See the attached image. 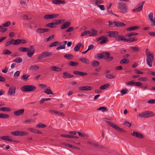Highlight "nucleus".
I'll return each instance as SVG.
<instances>
[{"label": "nucleus", "mask_w": 155, "mask_h": 155, "mask_svg": "<svg viewBox=\"0 0 155 155\" xmlns=\"http://www.w3.org/2000/svg\"><path fill=\"white\" fill-rule=\"evenodd\" d=\"M128 92V90L126 88H125L124 90L123 89L121 91V92L122 94V95H123L124 94H126Z\"/></svg>", "instance_id": "obj_57"}, {"label": "nucleus", "mask_w": 155, "mask_h": 155, "mask_svg": "<svg viewBox=\"0 0 155 155\" xmlns=\"http://www.w3.org/2000/svg\"><path fill=\"white\" fill-rule=\"evenodd\" d=\"M82 44L81 43H78L77 45H76L74 48V50L75 51H78L79 50V49Z\"/></svg>", "instance_id": "obj_46"}, {"label": "nucleus", "mask_w": 155, "mask_h": 155, "mask_svg": "<svg viewBox=\"0 0 155 155\" xmlns=\"http://www.w3.org/2000/svg\"><path fill=\"white\" fill-rule=\"evenodd\" d=\"M61 43L58 41H55L53 43H52L49 45V47H52L54 46H58L59 44H60Z\"/></svg>", "instance_id": "obj_34"}, {"label": "nucleus", "mask_w": 155, "mask_h": 155, "mask_svg": "<svg viewBox=\"0 0 155 155\" xmlns=\"http://www.w3.org/2000/svg\"><path fill=\"white\" fill-rule=\"evenodd\" d=\"M71 25V23L69 22H66L61 25V28L63 29L68 28Z\"/></svg>", "instance_id": "obj_16"}, {"label": "nucleus", "mask_w": 155, "mask_h": 155, "mask_svg": "<svg viewBox=\"0 0 155 155\" xmlns=\"http://www.w3.org/2000/svg\"><path fill=\"white\" fill-rule=\"evenodd\" d=\"M21 43V39H18L14 40L12 42V45H17Z\"/></svg>", "instance_id": "obj_43"}, {"label": "nucleus", "mask_w": 155, "mask_h": 155, "mask_svg": "<svg viewBox=\"0 0 155 155\" xmlns=\"http://www.w3.org/2000/svg\"><path fill=\"white\" fill-rule=\"evenodd\" d=\"M145 3L144 1H142L138 4L137 5L138 7L135 8L133 9L132 11L133 12H139L142 10L143 5Z\"/></svg>", "instance_id": "obj_8"}, {"label": "nucleus", "mask_w": 155, "mask_h": 155, "mask_svg": "<svg viewBox=\"0 0 155 155\" xmlns=\"http://www.w3.org/2000/svg\"><path fill=\"white\" fill-rule=\"evenodd\" d=\"M139 27L138 26H135L127 28L126 30L127 31H131L137 30L139 29Z\"/></svg>", "instance_id": "obj_29"}, {"label": "nucleus", "mask_w": 155, "mask_h": 155, "mask_svg": "<svg viewBox=\"0 0 155 155\" xmlns=\"http://www.w3.org/2000/svg\"><path fill=\"white\" fill-rule=\"evenodd\" d=\"M44 92L48 94H53V93L51 91L50 89H46L44 91Z\"/></svg>", "instance_id": "obj_50"}, {"label": "nucleus", "mask_w": 155, "mask_h": 155, "mask_svg": "<svg viewBox=\"0 0 155 155\" xmlns=\"http://www.w3.org/2000/svg\"><path fill=\"white\" fill-rule=\"evenodd\" d=\"M28 130L35 134H37V130L34 129L32 128H28Z\"/></svg>", "instance_id": "obj_59"}, {"label": "nucleus", "mask_w": 155, "mask_h": 155, "mask_svg": "<svg viewBox=\"0 0 155 155\" xmlns=\"http://www.w3.org/2000/svg\"><path fill=\"white\" fill-rule=\"evenodd\" d=\"M51 70L52 71L59 72L61 71L62 70V69L57 66H53L50 67Z\"/></svg>", "instance_id": "obj_20"}, {"label": "nucleus", "mask_w": 155, "mask_h": 155, "mask_svg": "<svg viewBox=\"0 0 155 155\" xmlns=\"http://www.w3.org/2000/svg\"><path fill=\"white\" fill-rule=\"evenodd\" d=\"M9 117V116L8 114L4 113L0 114V118L4 119L8 118Z\"/></svg>", "instance_id": "obj_36"}, {"label": "nucleus", "mask_w": 155, "mask_h": 155, "mask_svg": "<svg viewBox=\"0 0 155 155\" xmlns=\"http://www.w3.org/2000/svg\"><path fill=\"white\" fill-rule=\"evenodd\" d=\"M124 125H126L128 127H130L131 125V124L130 123L127 121H125L124 122Z\"/></svg>", "instance_id": "obj_62"}, {"label": "nucleus", "mask_w": 155, "mask_h": 155, "mask_svg": "<svg viewBox=\"0 0 155 155\" xmlns=\"http://www.w3.org/2000/svg\"><path fill=\"white\" fill-rule=\"evenodd\" d=\"M28 51L27 53V55L29 57H31L34 54L35 49L33 45H30Z\"/></svg>", "instance_id": "obj_9"}, {"label": "nucleus", "mask_w": 155, "mask_h": 155, "mask_svg": "<svg viewBox=\"0 0 155 155\" xmlns=\"http://www.w3.org/2000/svg\"><path fill=\"white\" fill-rule=\"evenodd\" d=\"M150 22L151 25L153 26L155 25V18H154L153 19H150Z\"/></svg>", "instance_id": "obj_63"}, {"label": "nucleus", "mask_w": 155, "mask_h": 155, "mask_svg": "<svg viewBox=\"0 0 155 155\" xmlns=\"http://www.w3.org/2000/svg\"><path fill=\"white\" fill-rule=\"evenodd\" d=\"M46 26L47 27L52 28H54L55 27V25L54 22L48 23L46 25Z\"/></svg>", "instance_id": "obj_35"}, {"label": "nucleus", "mask_w": 155, "mask_h": 155, "mask_svg": "<svg viewBox=\"0 0 155 155\" xmlns=\"http://www.w3.org/2000/svg\"><path fill=\"white\" fill-rule=\"evenodd\" d=\"M24 110L23 109H20L14 112V114L15 116H18L22 115L24 112Z\"/></svg>", "instance_id": "obj_13"}, {"label": "nucleus", "mask_w": 155, "mask_h": 155, "mask_svg": "<svg viewBox=\"0 0 155 155\" xmlns=\"http://www.w3.org/2000/svg\"><path fill=\"white\" fill-rule=\"evenodd\" d=\"M19 50L21 52H27L28 51L29 49L28 48H24V47H21L19 49Z\"/></svg>", "instance_id": "obj_45"}, {"label": "nucleus", "mask_w": 155, "mask_h": 155, "mask_svg": "<svg viewBox=\"0 0 155 155\" xmlns=\"http://www.w3.org/2000/svg\"><path fill=\"white\" fill-rule=\"evenodd\" d=\"M73 73L76 75L81 76H84L87 74V73L79 71H73Z\"/></svg>", "instance_id": "obj_17"}, {"label": "nucleus", "mask_w": 155, "mask_h": 155, "mask_svg": "<svg viewBox=\"0 0 155 155\" xmlns=\"http://www.w3.org/2000/svg\"><path fill=\"white\" fill-rule=\"evenodd\" d=\"M105 121L106 122L107 124H108L110 126H111L113 128L115 129L117 131L120 132H124V130L123 129L120 128L119 127L116 125L115 124L111 123L110 122L106 120H107V118L104 119Z\"/></svg>", "instance_id": "obj_5"}, {"label": "nucleus", "mask_w": 155, "mask_h": 155, "mask_svg": "<svg viewBox=\"0 0 155 155\" xmlns=\"http://www.w3.org/2000/svg\"><path fill=\"white\" fill-rule=\"evenodd\" d=\"M114 25L117 27H122L126 25L124 22L114 21Z\"/></svg>", "instance_id": "obj_19"}, {"label": "nucleus", "mask_w": 155, "mask_h": 155, "mask_svg": "<svg viewBox=\"0 0 155 155\" xmlns=\"http://www.w3.org/2000/svg\"><path fill=\"white\" fill-rule=\"evenodd\" d=\"M130 48L134 52L140 50V48L138 47H136L130 46Z\"/></svg>", "instance_id": "obj_42"}, {"label": "nucleus", "mask_w": 155, "mask_h": 155, "mask_svg": "<svg viewBox=\"0 0 155 155\" xmlns=\"http://www.w3.org/2000/svg\"><path fill=\"white\" fill-rule=\"evenodd\" d=\"M64 57L67 59L71 60L73 58L74 56L72 54H65Z\"/></svg>", "instance_id": "obj_28"}, {"label": "nucleus", "mask_w": 155, "mask_h": 155, "mask_svg": "<svg viewBox=\"0 0 155 155\" xmlns=\"http://www.w3.org/2000/svg\"><path fill=\"white\" fill-rule=\"evenodd\" d=\"M14 41V39L13 38L11 39L9 41H8L6 42L5 44V46H8L10 45L11 44H12V42Z\"/></svg>", "instance_id": "obj_40"}, {"label": "nucleus", "mask_w": 155, "mask_h": 155, "mask_svg": "<svg viewBox=\"0 0 155 155\" xmlns=\"http://www.w3.org/2000/svg\"><path fill=\"white\" fill-rule=\"evenodd\" d=\"M154 113L151 111H145L140 113L138 116L140 118H147L155 115Z\"/></svg>", "instance_id": "obj_2"}, {"label": "nucleus", "mask_w": 155, "mask_h": 155, "mask_svg": "<svg viewBox=\"0 0 155 155\" xmlns=\"http://www.w3.org/2000/svg\"><path fill=\"white\" fill-rule=\"evenodd\" d=\"M68 64L70 66H75L78 65V62L71 61Z\"/></svg>", "instance_id": "obj_44"}, {"label": "nucleus", "mask_w": 155, "mask_h": 155, "mask_svg": "<svg viewBox=\"0 0 155 155\" xmlns=\"http://www.w3.org/2000/svg\"><path fill=\"white\" fill-rule=\"evenodd\" d=\"M30 75L28 74H24L21 78V79L24 81H26L28 78L29 77Z\"/></svg>", "instance_id": "obj_31"}, {"label": "nucleus", "mask_w": 155, "mask_h": 155, "mask_svg": "<svg viewBox=\"0 0 155 155\" xmlns=\"http://www.w3.org/2000/svg\"><path fill=\"white\" fill-rule=\"evenodd\" d=\"M0 110L4 112H9L11 111V109L9 107H0Z\"/></svg>", "instance_id": "obj_27"}, {"label": "nucleus", "mask_w": 155, "mask_h": 155, "mask_svg": "<svg viewBox=\"0 0 155 155\" xmlns=\"http://www.w3.org/2000/svg\"><path fill=\"white\" fill-rule=\"evenodd\" d=\"M39 68V66H37V65H36L35 64H34V65H33L30 66L28 68V69L29 70H37V69H38Z\"/></svg>", "instance_id": "obj_32"}, {"label": "nucleus", "mask_w": 155, "mask_h": 155, "mask_svg": "<svg viewBox=\"0 0 155 155\" xmlns=\"http://www.w3.org/2000/svg\"><path fill=\"white\" fill-rule=\"evenodd\" d=\"M36 87L33 85H25L23 86L21 88L23 92L31 91L35 90Z\"/></svg>", "instance_id": "obj_3"}, {"label": "nucleus", "mask_w": 155, "mask_h": 155, "mask_svg": "<svg viewBox=\"0 0 155 155\" xmlns=\"http://www.w3.org/2000/svg\"><path fill=\"white\" fill-rule=\"evenodd\" d=\"M65 49V46L64 45H60L56 48V50H58L60 49Z\"/></svg>", "instance_id": "obj_56"}, {"label": "nucleus", "mask_w": 155, "mask_h": 155, "mask_svg": "<svg viewBox=\"0 0 155 155\" xmlns=\"http://www.w3.org/2000/svg\"><path fill=\"white\" fill-rule=\"evenodd\" d=\"M92 66L94 67H97L99 65L100 63L96 61H94L91 62Z\"/></svg>", "instance_id": "obj_33"}, {"label": "nucleus", "mask_w": 155, "mask_h": 155, "mask_svg": "<svg viewBox=\"0 0 155 155\" xmlns=\"http://www.w3.org/2000/svg\"><path fill=\"white\" fill-rule=\"evenodd\" d=\"M88 143L90 144L91 145L94 146L95 147L101 148L102 146L99 145L97 143H94L92 142H89Z\"/></svg>", "instance_id": "obj_30"}, {"label": "nucleus", "mask_w": 155, "mask_h": 155, "mask_svg": "<svg viewBox=\"0 0 155 155\" xmlns=\"http://www.w3.org/2000/svg\"><path fill=\"white\" fill-rule=\"evenodd\" d=\"M16 91V87H10L8 94V95L13 96L15 95Z\"/></svg>", "instance_id": "obj_11"}, {"label": "nucleus", "mask_w": 155, "mask_h": 155, "mask_svg": "<svg viewBox=\"0 0 155 155\" xmlns=\"http://www.w3.org/2000/svg\"><path fill=\"white\" fill-rule=\"evenodd\" d=\"M59 15V14H47L44 16V18L46 20L52 19L57 18Z\"/></svg>", "instance_id": "obj_10"}, {"label": "nucleus", "mask_w": 155, "mask_h": 155, "mask_svg": "<svg viewBox=\"0 0 155 155\" xmlns=\"http://www.w3.org/2000/svg\"><path fill=\"white\" fill-rule=\"evenodd\" d=\"M11 134L15 136H21L27 135L28 133L25 131H16L11 132Z\"/></svg>", "instance_id": "obj_6"}, {"label": "nucleus", "mask_w": 155, "mask_h": 155, "mask_svg": "<svg viewBox=\"0 0 155 155\" xmlns=\"http://www.w3.org/2000/svg\"><path fill=\"white\" fill-rule=\"evenodd\" d=\"M49 31V29L39 28L36 30V32L38 33L41 34L45 32H47Z\"/></svg>", "instance_id": "obj_14"}, {"label": "nucleus", "mask_w": 155, "mask_h": 155, "mask_svg": "<svg viewBox=\"0 0 155 155\" xmlns=\"http://www.w3.org/2000/svg\"><path fill=\"white\" fill-rule=\"evenodd\" d=\"M79 60L83 63H86L87 64H89L90 63V61L86 58H79Z\"/></svg>", "instance_id": "obj_24"}, {"label": "nucleus", "mask_w": 155, "mask_h": 155, "mask_svg": "<svg viewBox=\"0 0 155 155\" xmlns=\"http://www.w3.org/2000/svg\"><path fill=\"white\" fill-rule=\"evenodd\" d=\"M97 58L99 59H102L103 58V52L101 53L97 54Z\"/></svg>", "instance_id": "obj_58"}, {"label": "nucleus", "mask_w": 155, "mask_h": 155, "mask_svg": "<svg viewBox=\"0 0 155 155\" xmlns=\"http://www.w3.org/2000/svg\"><path fill=\"white\" fill-rule=\"evenodd\" d=\"M135 82H134L133 81H129L128 82H127L126 83V84L127 85H135Z\"/></svg>", "instance_id": "obj_54"}, {"label": "nucleus", "mask_w": 155, "mask_h": 155, "mask_svg": "<svg viewBox=\"0 0 155 155\" xmlns=\"http://www.w3.org/2000/svg\"><path fill=\"white\" fill-rule=\"evenodd\" d=\"M52 55V54L51 52L44 51L39 55L38 60H40L43 58H48L51 56Z\"/></svg>", "instance_id": "obj_4"}, {"label": "nucleus", "mask_w": 155, "mask_h": 155, "mask_svg": "<svg viewBox=\"0 0 155 155\" xmlns=\"http://www.w3.org/2000/svg\"><path fill=\"white\" fill-rule=\"evenodd\" d=\"M147 63L149 67H152V62L154 60V57H151L149 58H147Z\"/></svg>", "instance_id": "obj_12"}, {"label": "nucleus", "mask_w": 155, "mask_h": 155, "mask_svg": "<svg viewBox=\"0 0 155 155\" xmlns=\"http://www.w3.org/2000/svg\"><path fill=\"white\" fill-rule=\"evenodd\" d=\"M63 74L65 76L63 77L64 78H71L74 77V75H71L67 71H65L63 73Z\"/></svg>", "instance_id": "obj_25"}, {"label": "nucleus", "mask_w": 155, "mask_h": 155, "mask_svg": "<svg viewBox=\"0 0 155 155\" xmlns=\"http://www.w3.org/2000/svg\"><path fill=\"white\" fill-rule=\"evenodd\" d=\"M108 41L107 38L106 37L104 36V38L100 42V44H102L104 43H106Z\"/></svg>", "instance_id": "obj_39"}, {"label": "nucleus", "mask_w": 155, "mask_h": 155, "mask_svg": "<svg viewBox=\"0 0 155 155\" xmlns=\"http://www.w3.org/2000/svg\"><path fill=\"white\" fill-rule=\"evenodd\" d=\"M97 110H101L102 112H104V111H107V108L105 106L101 107L97 109Z\"/></svg>", "instance_id": "obj_49"}, {"label": "nucleus", "mask_w": 155, "mask_h": 155, "mask_svg": "<svg viewBox=\"0 0 155 155\" xmlns=\"http://www.w3.org/2000/svg\"><path fill=\"white\" fill-rule=\"evenodd\" d=\"M46 127V125L43 124H38L36 125V127H37L44 128Z\"/></svg>", "instance_id": "obj_55"}, {"label": "nucleus", "mask_w": 155, "mask_h": 155, "mask_svg": "<svg viewBox=\"0 0 155 155\" xmlns=\"http://www.w3.org/2000/svg\"><path fill=\"white\" fill-rule=\"evenodd\" d=\"M117 7L120 11V12L123 14H126L127 12V8L126 4L123 2H119L117 4Z\"/></svg>", "instance_id": "obj_1"}, {"label": "nucleus", "mask_w": 155, "mask_h": 155, "mask_svg": "<svg viewBox=\"0 0 155 155\" xmlns=\"http://www.w3.org/2000/svg\"><path fill=\"white\" fill-rule=\"evenodd\" d=\"M148 80V78L147 77H141L138 79V80L140 81H146Z\"/></svg>", "instance_id": "obj_52"}, {"label": "nucleus", "mask_w": 155, "mask_h": 155, "mask_svg": "<svg viewBox=\"0 0 155 155\" xmlns=\"http://www.w3.org/2000/svg\"><path fill=\"white\" fill-rule=\"evenodd\" d=\"M3 54H10L12 53L10 51L6 49L3 51Z\"/></svg>", "instance_id": "obj_53"}, {"label": "nucleus", "mask_w": 155, "mask_h": 155, "mask_svg": "<svg viewBox=\"0 0 155 155\" xmlns=\"http://www.w3.org/2000/svg\"><path fill=\"white\" fill-rule=\"evenodd\" d=\"M91 33L90 31H83L81 34V36L83 37V36L86 35L88 34H90Z\"/></svg>", "instance_id": "obj_48"}, {"label": "nucleus", "mask_w": 155, "mask_h": 155, "mask_svg": "<svg viewBox=\"0 0 155 155\" xmlns=\"http://www.w3.org/2000/svg\"><path fill=\"white\" fill-rule=\"evenodd\" d=\"M137 40V38L136 37H131L127 38L126 42L130 43L133 42H135Z\"/></svg>", "instance_id": "obj_23"}, {"label": "nucleus", "mask_w": 155, "mask_h": 155, "mask_svg": "<svg viewBox=\"0 0 155 155\" xmlns=\"http://www.w3.org/2000/svg\"><path fill=\"white\" fill-rule=\"evenodd\" d=\"M22 61L23 60L22 58L18 57L13 61V62H15L18 63H20L22 62Z\"/></svg>", "instance_id": "obj_38"}, {"label": "nucleus", "mask_w": 155, "mask_h": 155, "mask_svg": "<svg viewBox=\"0 0 155 155\" xmlns=\"http://www.w3.org/2000/svg\"><path fill=\"white\" fill-rule=\"evenodd\" d=\"M91 31L89 35L90 36H94L97 35V31L94 28L91 29L90 31Z\"/></svg>", "instance_id": "obj_22"}, {"label": "nucleus", "mask_w": 155, "mask_h": 155, "mask_svg": "<svg viewBox=\"0 0 155 155\" xmlns=\"http://www.w3.org/2000/svg\"><path fill=\"white\" fill-rule=\"evenodd\" d=\"M131 134L133 136L139 138H143V136L141 134L136 131H134Z\"/></svg>", "instance_id": "obj_15"}, {"label": "nucleus", "mask_w": 155, "mask_h": 155, "mask_svg": "<svg viewBox=\"0 0 155 155\" xmlns=\"http://www.w3.org/2000/svg\"><path fill=\"white\" fill-rule=\"evenodd\" d=\"M108 34L109 36L111 38L115 37L118 35V32L116 31H109Z\"/></svg>", "instance_id": "obj_18"}, {"label": "nucleus", "mask_w": 155, "mask_h": 155, "mask_svg": "<svg viewBox=\"0 0 155 155\" xmlns=\"http://www.w3.org/2000/svg\"><path fill=\"white\" fill-rule=\"evenodd\" d=\"M34 122V120L32 119H30L26 120L24 121V123H25L27 124H29L33 123Z\"/></svg>", "instance_id": "obj_41"}, {"label": "nucleus", "mask_w": 155, "mask_h": 155, "mask_svg": "<svg viewBox=\"0 0 155 155\" xmlns=\"http://www.w3.org/2000/svg\"><path fill=\"white\" fill-rule=\"evenodd\" d=\"M3 26H0V29H1V30H0V32H5L7 30V29L6 28H3Z\"/></svg>", "instance_id": "obj_60"}, {"label": "nucleus", "mask_w": 155, "mask_h": 155, "mask_svg": "<svg viewBox=\"0 0 155 155\" xmlns=\"http://www.w3.org/2000/svg\"><path fill=\"white\" fill-rule=\"evenodd\" d=\"M103 58L107 61H111L113 60V58L110 57V53L108 52H103Z\"/></svg>", "instance_id": "obj_7"}, {"label": "nucleus", "mask_w": 155, "mask_h": 155, "mask_svg": "<svg viewBox=\"0 0 155 155\" xmlns=\"http://www.w3.org/2000/svg\"><path fill=\"white\" fill-rule=\"evenodd\" d=\"M106 77L107 78L112 79L114 78L115 76L112 74H108L106 75Z\"/></svg>", "instance_id": "obj_51"}, {"label": "nucleus", "mask_w": 155, "mask_h": 155, "mask_svg": "<svg viewBox=\"0 0 155 155\" xmlns=\"http://www.w3.org/2000/svg\"><path fill=\"white\" fill-rule=\"evenodd\" d=\"M129 62V61L126 59H124L121 60L120 61V64H127Z\"/></svg>", "instance_id": "obj_47"}, {"label": "nucleus", "mask_w": 155, "mask_h": 155, "mask_svg": "<svg viewBox=\"0 0 155 155\" xmlns=\"http://www.w3.org/2000/svg\"><path fill=\"white\" fill-rule=\"evenodd\" d=\"M11 22L9 21H8L4 24L3 25V26L4 27H7L9 26Z\"/></svg>", "instance_id": "obj_64"}, {"label": "nucleus", "mask_w": 155, "mask_h": 155, "mask_svg": "<svg viewBox=\"0 0 155 155\" xmlns=\"http://www.w3.org/2000/svg\"><path fill=\"white\" fill-rule=\"evenodd\" d=\"M117 40L118 41H123L126 42L127 38H125V37L122 35H119L117 38Z\"/></svg>", "instance_id": "obj_26"}, {"label": "nucleus", "mask_w": 155, "mask_h": 155, "mask_svg": "<svg viewBox=\"0 0 155 155\" xmlns=\"http://www.w3.org/2000/svg\"><path fill=\"white\" fill-rule=\"evenodd\" d=\"M92 87L89 86L81 87L79 88V90L81 91H90L91 90Z\"/></svg>", "instance_id": "obj_21"}, {"label": "nucleus", "mask_w": 155, "mask_h": 155, "mask_svg": "<svg viewBox=\"0 0 155 155\" xmlns=\"http://www.w3.org/2000/svg\"><path fill=\"white\" fill-rule=\"evenodd\" d=\"M78 135L80 137H88V136L87 134H82L80 132H78Z\"/></svg>", "instance_id": "obj_61"}, {"label": "nucleus", "mask_w": 155, "mask_h": 155, "mask_svg": "<svg viewBox=\"0 0 155 155\" xmlns=\"http://www.w3.org/2000/svg\"><path fill=\"white\" fill-rule=\"evenodd\" d=\"M110 85L109 84H106L101 86L100 88L101 90H104L109 87Z\"/></svg>", "instance_id": "obj_37"}]
</instances>
